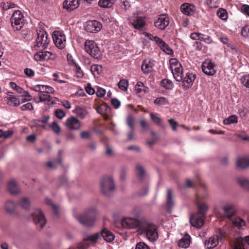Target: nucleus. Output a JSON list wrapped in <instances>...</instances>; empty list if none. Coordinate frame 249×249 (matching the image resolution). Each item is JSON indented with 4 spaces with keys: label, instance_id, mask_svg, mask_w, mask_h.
Instances as JSON below:
<instances>
[{
    "label": "nucleus",
    "instance_id": "44",
    "mask_svg": "<svg viewBox=\"0 0 249 249\" xmlns=\"http://www.w3.org/2000/svg\"><path fill=\"white\" fill-rule=\"evenodd\" d=\"M154 103L158 106L164 105L169 103L168 100L163 97L157 98Z\"/></svg>",
    "mask_w": 249,
    "mask_h": 249
},
{
    "label": "nucleus",
    "instance_id": "60",
    "mask_svg": "<svg viewBox=\"0 0 249 249\" xmlns=\"http://www.w3.org/2000/svg\"><path fill=\"white\" fill-rule=\"evenodd\" d=\"M20 109L23 111H25L26 110H31L34 109V107L32 103H27V104L22 105L20 107Z\"/></svg>",
    "mask_w": 249,
    "mask_h": 249
},
{
    "label": "nucleus",
    "instance_id": "31",
    "mask_svg": "<svg viewBox=\"0 0 249 249\" xmlns=\"http://www.w3.org/2000/svg\"><path fill=\"white\" fill-rule=\"evenodd\" d=\"M115 0H99L98 5L103 8H110L114 4Z\"/></svg>",
    "mask_w": 249,
    "mask_h": 249
},
{
    "label": "nucleus",
    "instance_id": "30",
    "mask_svg": "<svg viewBox=\"0 0 249 249\" xmlns=\"http://www.w3.org/2000/svg\"><path fill=\"white\" fill-rule=\"evenodd\" d=\"M190 238V237L188 235L187 236L182 238L178 241V246L179 247L184 249L188 248L189 246L190 243V241L189 239Z\"/></svg>",
    "mask_w": 249,
    "mask_h": 249
},
{
    "label": "nucleus",
    "instance_id": "10",
    "mask_svg": "<svg viewBox=\"0 0 249 249\" xmlns=\"http://www.w3.org/2000/svg\"><path fill=\"white\" fill-rule=\"evenodd\" d=\"M53 41L56 46L62 49L64 48L66 45V37L64 34L59 31H54L53 35Z\"/></svg>",
    "mask_w": 249,
    "mask_h": 249
},
{
    "label": "nucleus",
    "instance_id": "32",
    "mask_svg": "<svg viewBox=\"0 0 249 249\" xmlns=\"http://www.w3.org/2000/svg\"><path fill=\"white\" fill-rule=\"evenodd\" d=\"M235 180L241 187H249V179L244 177H237Z\"/></svg>",
    "mask_w": 249,
    "mask_h": 249
},
{
    "label": "nucleus",
    "instance_id": "39",
    "mask_svg": "<svg viewBox=\"0 0 249 249\" xmlns=\"http://www.w3.org/2000/svg\"><path fill=\"white\" fill-rule=\"evenodd\" d=\"M43 61L54 60L56 58L55 54L49 51H44L43 54Z\"/></svg>",
    "mask_w": 249,
    "mask_h": 249
},
{
    "label": "nucleus",
    "instance_id": "1",
    "mask_svg": "<svg viewBox=\"0 0 249 249\" xmlns=\"http://www.w3.org/2000/svg\"><path fill=\"white\" fill-rule=\"evenodd\" d=\"M98 212L93 207L88 208L83 213L75 216L78 222L86 227H90L94 225L97 219Z\"/></svg>",
    "mask_w": 249,
    "mask_h": 249
},
{
    "label": "nucleus",
    "instance_id": "5",
    "mask_svg": "<svg viewBox=\"0 0 249 249\" xmlns=\"http://www.w3.org/2000/svg\"><path fill=\"white\" fill-rule=\"evenodd\" d=\"M85 50L92 57L99 59L101 57V52L97 44L92 40H87L85 43Z\"/></svg>",
    "mask_w": 249,
    "mask_h": 249
},
{
    "label": "nucleus",
    "instance_id": "54",
    "mask_svg": "<svg viewBox=\"0 0 249 249\" xmlns=\"http://www.w3.org/2000/svg\"><path fill=\"white\" fill-rule=\"evenodd\" d=\"M200 41H202L207 44H210L212 42L213 40L210 36L202 34Z\"/></svg>",
    "mask_w": 249,
    "mask_h": 249
},
{
    "label": "nucleus",
    "instance_id": "36",
    "mask_svg": "<svg viewBox=\"0 0 249 249\" xmlns=\"http://www.w3.org/2000/svg\"><path fill=\"white\" fill-rule=\"evenodd\" d=\"M8 104L10 106L17 107L20 104L19 99L16 97L10 96L9 97Z\"/></svg>",
    "mask_w": 249,
    "mask_h": 249
},
{
    "label": "nucleus",
    "instance_id": "19",
    "mask_svg": "<svg viewBox=\"0 0 249 249\" xmlns=\"http://www.w3.org/2000/svg\"><path fill=\"white\" fill-rule=\"evenodd\" d=\"M196 77V75L193 73H186L185 76L184 78L182 77V80H181L182 81L183 86L184 88L188 89L191 87Z\"/></svg>",
    "mask_w": 249,
    "mask_h": 249
},
{
    "label": "nucleus",
    "instance_id": "42",
    "mask_svg": "<svg viewBox=\"0 0 249 249\" xmlns=\"http://www.w3.org/2000/svg\"><path fill=\"white\" fill-rule=\"evenodd\" d=\"M160 85L162 87L167 89H171L173 88L172 82L168 79L162 80L160 82Z\"/></svg>",
    "mask_w": 249,
    "mask_h": 249
},
{
    "label": "nucleus",
    "instance_id": "28",
    "mask_svg": "<svg viewBox=\"0 0 249 249\" xmlns=\"http://www.w3.org/2000/svg\"><path fill=\"white\" fill-rule=\"evenodd\" d=\"M145 21L141 17H137L136 19H134L132 25L135 29L142 30L145 25Z\"/></svg>",
    "mask_w": 249,
    "mask_h": 249
},
{
    "label": "nucleus",
    "instance_id": "23",
    "mask_svg": "<svg viewBox=\"0 0 249 249\" xmlns=\"http://www.w3.org/2000/svg\"><path fill=\"white\" fill-rule=\"evenodd\" d=\"M100 234V236H101L107 242H111L115 239V236L113 233L106 228L102 230Z\"/></svg>",
    "mask_w": 249,
    "mask_h": 249
},
{
    "label": "nucleus",
    "instance_id": "61",
    "mask_svg": "<svg viewBox=\"0 0 249 249\" xmlns=\"http://www.w3.org/2000/svg\"><path fill=\"white\" fill-rule=\"evenodd\" d=\"M154 40L156 42L157 44L160 48L164 47V45L166 44L163 40L156 36L154 37Z\"/></svg>",
    "mask_w": 249,
    "mask_h": 249
},
{
    "label": "nucleus",
    "instance_id": "2",
    "mask_svg": "<svg viewBox=\"0 0 249 249\" xmlns=\"http://www.w3.org/2000/svg\"><path fill=\"white\" fill-rule=\"evenodd\" d=\"M139 232L145 236L146 238L151 242L157 241L159 238L156 226L152 222L144 220L139 230Z\"/></svg>",
    "mask_w": 249,
    "mask_h": 249
},
{
    "label": "nucleus",
    "instance_id": "17",
    "mask_svg": "<svg viewBox=\"0 0 249 249\" xmlns=\"http://www.w3.org/2000/svg\"><path fill=\"white\" fill-rule=\"evenodd\" d=\"M65 124L68 128L71 130H78L81 127L79 121L75 117L67 119Z\"/></svg>",
    "mask_w": 249,
    "mask_h": 249
},
{
    "label": "nucleus",
    "instance_id": "41",
    "mask_svg": "<svg viewBox=\"0 0 249 249\" xmlns=\"http://www.w3.org/2000/svg\"><path fill=\"white\" fill-rule=\"evenodd\" d=\"M233 225L238 228H242L245 225V222L239 217H236L232 220Z\"/></svg>",
    "mask_w": 249,
    "mask_h": 249
},
{
    "label": "nucleus",
    "instance_id": "43",
    "mask_svg": "<svg viewBox=\"0 0 249 249\" xmlns=\"http://www.w3.org/2000/svg\"><path fill=\"white\" fill-rule=\"evenodd\" d=\"M118 86L120 89L122 90L125 91L127 90L128 88V82L127 80L121 79L118 83Z\"/></svg>",
    "mask_w": 249,
    "mask_h": 249
},
{
    "label": "nucleus",
    "instance_id": "50",
    "mask_svg": "<svg viewBox=\"0 0 249 249\" xmlns=\"http://www.w3.org/2000/svg\"><path fill=\"white\" fill-rule=\"evenodd\" d=\"M150 116L151 119L154 123L158 125H161V119L159 117L153 113H150Z\"/></svg>",
    "mask_w": 249,
    "mask_h": 249
},
{
    "label": "nucleus",
    "instance_id": "58",
    "mask_svg": "<svg viewBox=\"0 0 249 249\" xmlns=\"http://www.w3.org/2000/svg\"><path fill=\"white\" fill-rule=\"evenodd\" d=\"M73 67H75L74 71L76 72V77L78 78H82L83 76V72L81 70V68L77 64Z\"/></svg>",
    "mask_w": 249,
    "mask_h": 249
},
{
    "label": "nucleus",
    "instance_id": "11",
    "mask_svg": "<svg viewBox=\"0 0 249 249\" xmlns=\"http://www.w3.org/2000/svg\"><path fill=\"white\" fill-rule=\"evenodd\" d=\"M205 216L203 213H195L190 217V222L192 226L200 228L204 223Z\"/></svg>",
    "mask_w": 249,
    "mask_h": 249
},
{
    "label": "nucleus",
    "instance_id": "24",
    "mask_svg": "<svg viewBox=\"0 0 249 249\" xmlns=\"http://www.w3.org/2000/svg\"><path fill=\"white\" fill-rule=\"evenodd\" d=\"M236 165L240 168L245 169L249 167V156L239 157L237 159Z\"/></svg>",
    "mask_w": 249,
    "mask_h": 249
},
{
    "label": "nucleus",
    "instance_id": "55",
    "mask_svg": "<svg viewBox=\"0 0 249 249\" xmlns=\"http://www.w3.org/2000/svg\"><path fill=\"white\" fill-rule=\"evenodd\" d=\"M135 249H150L149 247L143 242H140L136 245Z\"/></svg>",
    "mask_w": 249,
    "mask_h": 249
},
{
    "label": "nucleus",
    "instance_id": "22",
    "mask_svg": "<svg viewBox=\"0 0 249 249\" xmlns=\"http://www.w3.org/2000/svg\"><path fill=\"white\" fill-rule=\"evenodd\" d=\"M175 205V202L173 198V194L171 190L167 191L166 201V208L169 213L172 212V209Z\"/></svg>",
    "mask_w": 249,
    "mask_h": 249
},
{
    "label": "nucleus",
    "instance_id": "57",
    "mask_svg": "<svg viewBox=\"0 0 249 249\" xmlns=\"http://www.w3.org/2000/svg\"><path fill=\"white\" fill-rule=\"evenodd\" d=\"M44 52L36 53L34 55V59L36 61H43Z\"/></svg>",
    "mask_w": 249,
    "mask_h": 249
},
{
    "label": "nucleus",
    "instance_id": "40",
    "mask_svg": "<svg viewBox=\"0 0 249 249\" xmlns=\"http://www.w3.org/2000/svg\"><path fill=\"white\" fill-rule=\"evenodd\" d=\"M237 122V117L235 115H231L223 120V124L229 125Z\"/></svg>",
    "mask_w": 249,
    "mask_h": 249
},
{
    "label": "nucleus",
    "instance_id": "12",
    "mask_svg": "<svg viewBox=\"0 0 249 249\" xmlns=\"http://www.w3.org/2000/svg\"><path fill=\"white\" fill-rule=\"evenodd\" d=\"M100 237V232H96L88 235L86 238L84 239L83 242L79 244L77 246V249H87L89 247V245L86 242V241L95 243L97 241Z\"/></svg>",
    "mask_w": 249,
    "mask_h": 249
},
{
    "label": "nucleus",
    "instance_id": "3",
    "mask_svg": "<svg viewBox=\"0 0 249 249\" xmlns=\"http://www.w3.org/2000/svg\"><path fill=\"white\" fill-rule=\"evenodd\" d=\"M144 219L139 220L136 217H124L121 220V224L124 229H136L139 232Z\"/></svg>",
    "mask_w": 249,
    "mask_h": 249
},
{
    "label": "nucleus",
    "instance_id": "51",
    "mask_svg": "<svg viewBox=\"0 0 249 249\" xmlns=\"http://www.w3.org/2000/svg\"><path fill=\"white\" fill-rule=\"evenodd\" d=\"M240 80L245 87L249 88V74L243 76L241 78Z\"/></svg>",
    "mask_w": 249,
    "mask_h": 249
},
{
    "label": "nucleus",
    "instance_id": "37",
    "mask_svg": "<svg viewBox=\"0 0 249 249\" xmlns=\"http://www.w3.org/2000/svg\"><path fill=\"white\" fill-rule=\"evenodd\" d=\"M45 204L47 205H50L51 206L53 211V213H54L57 215L59 213V211H58V206L54 204L52 202V200L49 198H46L45 200Z\"/></svg>",
    "mask_w": 249,
    "mask_h": 249
},
{
    "label": "nucleus",
    "instance_id": "21",
    "mask_svg": "<svg viewBox=\"0 0 249 249\" xmlns=\"http://www.w3.org/2000/svg\"><path fill=\"white\" fill-rule=\"evenodd\" d=\"M80 0H65L63 2V8L68 11H71L79 5Z\"/></svg>",
    "mask_w": 249,
    "mask_h": 249
},
{
    "label": "nucleus",
    "instance_id": "46",
    "mask_svg": "<svg viewBox=\"0 0 249 249\" xmlns=\"http://www.w3.org/2000/svg\"><path fill=\"white\" fill-rule=\"evenodd\" d=\"M13 134V131L11 130H8L3 131L2 129H0V138L7 139Z\"/></svg>",
    "mask_w": 249,
    "mask_h": 249
},
{
    "label": "nucleus",
    "instance_id": "62",
    "mask_svg": "<svg viewBox=\"0 0 249 249\" xmlns=\"http://www.w3.org/2000/svg\"><path fill=\"white\" fill-rule=\"evenodd\" d=\"M142 88H144L143 83L141 82H138L135 86V90L136 92L140 93L142 91Z\"/></svg>",
    "mask_w": 249,
    "mask_h": 249
},
{
    "label": "nucleus",
    "instance_id": "33",
    "mask_svg": "<svg viewBox=\"0 0 249 249\" xmlns=\"http://www.w3.org/2000/svg\"><path fill=\"white\" fill-rule=\"evenodd\" d=\"M234 249H245L243 245V239L242 237L236 238L234 243Z\"/></svg>",
    "mask_w": 249,
    "mask_h": 249
},
{
    "label": "nucleus",
    "instance_id": "20",
    "mask_svg": "<svg viewBox=\"0 0 249 249\" xmlns=\"http://www.w3.org/2000/svg\"><path fill=\"white\" fill-rule=\"evenodd\" d=\"M101 187H115V182L113 177L111 175H105L102 177L100 180Z\"/></svg>",
    "mask_w": 249,
    "mask_h": 249
},
{
    "label": "nucleus",
    "instance_id": "26",
    "mask_svg": "<svg viewBox=\"0 0 249 249\" xmlns=\"http://www.w3.org/2000/svg\"><path fill=\"white\" fill-rule=\"evenodd\" d=\"M181 10L182 13L187 16H192L195 13V7L189 4H183L181 6Z\"/></svg>",
    "mask_w": 249,
    "mask_h": 249
},
{
    "label": "nucleus",
    "instance_id": "29",
    "mask_svg": "<svg viewBox=\"0 0 249 249\" xmlns=\"http://www.w3.org/2000/svg\"><path fill=\"white\" fill-rule=\"evenodd\" d=\"M142 70L144 73L148 74L152 70V65L150 61L147 60H144L142 65Z\"/></svg>",
    "mask_w": 249,
    "mask_h": 249
},
{
    "label": "nucleus",
    "instance_id": "53",
    "mask_svg": "<svg viewBox=\"0 0 249 249\" xmlns=\"http://www.w3.org/2000/svg\"><path fill=\"white\" fill-rule=\"evenodd\" d=\"M120 4L121 8L124 11L127 10L130 7V3L127 0H121Z\"/></svg>",
    "mask_w": 249,
    "mask_h": 249
},
{
    "label": "nucleus",
    "instance_id": "34",
    "mask_svg": "<svg viewBox=\"0 0 249 249\" xmlns=\"http://www.w3.org/2000/svg\"><path fill=\"white\" fill-rule=\"evenodd\" d=\"M74 112L82 119L84 118L87 114L86 110L80 107H76Z\"/></svg>",
    "mask_w": 249,
    "mask_h": 249
},
{
    "label": "nucleus",
    "instance_id": "52",
    "mask_svg": "<svg viewBox=\"0 0 249 249\" xmlns=\"http://www.w3.org/2000/svg\"><path fill=\"white\" fill-rule=\"evenodd\" d=\"M10 85L11 88L16 90L18 93L22 94V92H23V89L18 86L15 83L11 82L10 83Z\"/></svg>",
    "mask_w": 249,
    "mask_h": 249
},
{
    "label": "nucleus",
    "instance_id": "47",
    "mask_svg": "<svg viewBox=\"0 0 249 249\" xmlns=\"http://www.w3.org/2000/svg\"><path fill=\"white\" fill-rule=\"evenodd\" d=\"M217 15L222 20H226L228 18L226 10L222 8H220L217 11Z\"/></svg>",
    "mask_w": 249,
    "mask_h": 249
},
{
    "label": "nucleus",
    "instance_id": "14",
    "mask_svg": "<svg viewBox=\"0 0 249 249\" xmlns=\"http://www.w3.org/2000/svg\"><path fill=\"white\" fill-rule=\"evenodd\" d=\"M169 24V18L166 14H162L159 16L154 22L156 27L160 30H164Z\"/></svg>",
    "mask_w": 249,
    "mask_h": 249
},
{
    "label": "nucleus",
    "instance_id": "6",
    "mask_svg": "<svg viewBox=\"0 0 249 249\" xmlns=\"http://www.w3.org/2000/svg\"><path fill=\"white\" fill-rule=\"evenodd\" d=\"M170 69L173 75L177 81H181L182 80V68L180 63L175 58L170 60Z\"/></svg>",
    "mask_w": 249,
    "mask_h": 249
},
{
    "label": "nucleus",
    "instance_id": "27",
    "mask_svg": "<svg viewBox=\"0 0 249 249\" xmlns=\"http://www.w3.org/2000/svg\"><path fill=\"white\" fill-rule=\"evenodd\" d=\"M17 204L22 208L27 210L31 207V201L29 198L24 197L18 200Z\"/></svg>",
    "mask_w": 249,
    "mask_h": 249
},
{
    "label": "nucleus",
    "instance_id": "63",
    "mask_svg": "<svg viewBox=\"0 0 249 249\" xmlns=\"http://www.w3.org/2000/svg\"><path fill=\"white\" fill-rule=\"evenodd\" d=\"M24 72L25 74L29 77H32L35 75L34 71L29 68H25L24 70Z\"/></svg>",
    "mask_w": 249,
    "mask_h": 249
},
{
    "label": "nucleus",
    "instance_id": "64",
    "mask_svg": "<svg viewBox=\"0 0 249 249\" xmlns=\"http://www.w3.org/2000/svg\"><path fill=\"white\" fill-rule=\"evenodd\" d=\"M241 34L244 37H247L249 36V25H246L242 29Z\"/></svg>",
    "mask_w": 249,
    "mask_h": 249
},
{
    "label": "nucleus",
    "instance_id": "8",
    "mask_svg": "<svg viewBox=\"0 0 249 249\" xmlns=\"http://www.w3.org/2000/svg\"><path fill=\"white\" fill-rule=\"evenodd\" d=\"M215 213L220 217L231 220L235 213V210L233 205L227 204L222 208L215 210Z\"/></svg>",
    "mask_w": 249,
    "mask_h": 249
},
{
    "label": "nucleus",
    "instance_id": "7",
    "mask_svg": "<svg viewBox=\"0 0 249 249\" xmlns=\"http://www.w3.org/2000/svg\"><path fill=\"white\" fill-rule=\"evenodd\" d=\"M37 37L34 48L36 50H37V48L40 50H44L47 47L50 41L48 37V35L44 30L37 31Z\"/></svg>",
    "mask_w": 249,
    "mask_h": 249
},
{
    "label": "nucleus",
    "instance_id": "18",
    "mask_svg": "<svg viewBox=\"0 0 249 249\" xmlns=\"http://www.w3.org/2000/svg\"><path fill=\"white\" fill-rule=\"evenodd\" d=\"M135 171L139 180H143L148 177V174L144 167L140 163L136 164Z\"/></svg>",
    "mask_w": 249,
    "mask_h": 249
},
{
    "label": "nucleus",
    "instance_id": "16",
    "mask_svg": "<svg viewBox=\"0 0 249 249\" xmlns=\"http://www.w3.org/2000/svg\"><path fill=\"white\" fill-rule=\"evenodd\" d=\"M102 24L96 20L88 21L85 27V30L89 33H95L100 31Z\"/></svg>",
    "mask_w": 249,
    "mask_h": 249
},
{
    "label": "nucleus",
    "instance_id": "15",
    "mask_svg": "<svg viewBox=\"0 0 249 249\" xmlns=\"http://www.w3.org/2000/svg\"><path fill=\"white\" fill-rule=\"evenodd\" d=\"M222 240V235H215L210 237L205 240L204 243L205 248L206 249H213L215 247L219 242Z\"/></svg>",
    "mask_w": 249,
    "mask_h": 249
},
{
    "label": "nucleus",
    "instance_id": "48",
    "mask_svg": "<svg viewBox=\"0 0 249 249\" xmlns=\"http://www.w3.org/2000/svg\"><path fill=\"white\" fill-rule=\"evenodd\" d=\"M197 208L198 212L197 213H203L204 215L208 210V207L205 203L198 204Z\"/></svg>",
    "mask_w": 249,
    "mask_h": 249
},
{
    "label": "nucleus",
    "instance_id": "38",
    "mask_svg": "<svg viewBox=\"0 0 249 249\" xmlns=\"http://www.w3.org/2000/svg\"><path fill=\"white\" fill-rule=\"evenodd\" d=\"M115 188H101L102 193L106 196H111L114 192Z\"/></svg>",
    "mask_w": 249,
    "mask_h": 249
},
{
    "label": "nucleus",
    "instance_id": "4",
    "mask_svg": "<svg viewBox=\"0 0 249 249\" xmlns=\"http://www.w3.org/2000/svg\"><path fill=\"white\" fill-rule=\"evenodd\" d=\"M11 26L15 30H20L24 26L25 19L22 13L19 10L14 12L10 19Z\"/></svg>",
    "mask_w": 249,
    "mask_h": 249
},
{
    "label": "nucleus",
    "instance_id": "49",
    "mask_svg": "<svg viewBox=\"0 0 249 249\" xmlns=\"http://www.w3.org/2000/svg\"><path fill=\"white\" fill-rule=\"evenodd\" d=\"M126 124L128 126L133 130L134 129V119L133 117L129 115L126 118Z\"/></svg>",
    "mask_w": 249,
    "mask_h": 249
},
{
    "label": "nucleus",
    "instance_id": "56",
    "mask_svg": "<svg viewBox=\"0 0 249 249\" xmlns=\"http://www.w3.org/2000/svg\"><path fill=\"white\" fill-rule=\"evenodd\" d=\"M51 127L54 132L56 134H59L60 131V127L59 125L55 122H53L51 125Z\"/></svg>",
    "mask_w": 249,
    "mask_h": 249
},
{
    "label": "nucleus",
    "instance_id": "35",
    "mask_svg": "<svg viewBox=\"0 0 249 249\" xmlns=\"http://www.w3.org/2000/svg\"><path fill=\"white\" fill-rule=\"evenodd\" d=\"M38 97L39 98V100L37 103L42 102L44 101L51 102V99L52 98L51 96L50 95H49V94L45 93L42 92H41L40 93H39Z\"/></svg>",
    "mask_w": 249,
    "mask_h": 249
},
{
    "label": "nucleus",
    "instance_id": "45",
    "mask_svg": "<svg viewBox=\"0 0 249 249\" xmlns=\"http://www.w3.org/2000/svg\"><path fill=\"white\" fill-rule=\"evenodd\" d=\"M7 191L13 196L18 195L21 193L20 188H7Z\"/></svg>",
    "mask_w": 249,
    "mask_h": 249
},
{
    "label": "nucleus",
    "instance_id": "25",
    "mask_svg": "<svg viewBox=\"0 0 249 249\" xmlns=\"http://www.w3.org/2000/svg\"><path fill=\"white\" fill-rule=\"evenodd\" d=\"M16 206L17 204L15 202L11 200H8L5 203L4 210L6 213L13 214L16 213Z\"/></svg>",
    "mask_w": 249,
    "mask_h": 249
},
{
    "label": "nucleus",
    "instance_id": "59",
    "mask_svg": "<svg viewBox=\"0 0 249 249\" xmlns=\"http://www.w3.org/2000/svg\"><path fill=\"white\" fill-rule=\"evenodd\" d=\"M55 115L58 118L62 119L65 116V113L62 109H57L55 111Z\"/></svg>",
    "mask_w": 249,
    "mask_h": 249
},
{
    "label": "nucleus",
    "instance_id": "9",
    "mask_svg": "<svg viewBox=\"0 0 249 249\" xmlns=\"http://www.w3.org/2000/svg\"><path fill=\"white\" fill-rule=\"evenodd\" d=\"M32 218L37 227L42 228L46 223V219L44 214L39 209L34 210L32 215Z\"/></svg>",
    "mask_w": 249,
    "mask_h": 249
},
{
    "label": "nucleus",
    "instance_id": "13",
    "mask_svg": "<svg viewBox=\"0 0 249 249\" xmlns=\"http://www.w3.org/2000/svg\"><path fill=\"white\" fill-rule=\"evenodd\" d=\"M203 72L206 75L212 76L215 74V65L210 60H206L202 64Z\"/></svg>",
    "mask_w": 249,
    "mask_h": 249
}]
</instances>
